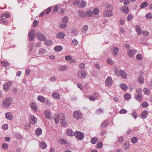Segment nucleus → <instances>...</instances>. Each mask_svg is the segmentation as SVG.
I'll return each instance as SVG.
<instances>
[{"mask_svg": "<svg viewBox=\"0 0 152 152\" xmlns=\"http://www.w3.org/2000/svg\"><path fill=\"white\" fill-rule=\"evenodd\" d=\"M78 5L81 7H85L86 5V2L83 0H79L77 1Z\"/></svg>", "mask_w": 152, "mask_h": 152, "instance_id": "17", "label": "nucleus"}, {"mask_svg": "<svg viewBox=\"0 0 152 152\" xmlns=\"http://www.w3.org/2000/svg\"><path fill=\"white\" fill-rule=\"evenodd\" d=\"M103 15L105 17H109L112 16L113 15V13L111 11L105 9L103 12Z\"/></svg>", "mask_w": 152, "mask_h": 152, "instance_id": "7", "label": "nucleus"}, {"mask_svg": "<svg viewBox=\"0 0 152 152\" xmlns=\"http://www.w3.org/2000/svg\"><path fill=\"white\" fill-rule=\"evenodd\" d=\"M67 25H66L65 24L61 23L60 25V27L61 29H64L66 28L67 27Z\"/></svg>", "mask_w": 152, "mask_h": 152, "instance_id": "58", "label": "nucleus"}, {"mask_svg": "<svg viewBox=\"0 0 152 152\" xmlns=\"http://www.w3.org/2000/svg\"><path fill=\"white\" fill-rule=\"evenodd\" d=\"M124 137L120 136L118 137L117 142L120 143H121L124 141Z\"/></svg>", "mask_w": 152, "mask_h": 152, "instance_id": "49", "label": "nucleus"}, {"mask_svg": "<svg viewBox=\"0 0 152 152\" xmlns=\"http://www.w3.org/2000/svg\"><path fill=\"white\" fill-rule=\"evenodd\" d=\"M37 99L41 102H44L45 101V98L43 96H39L37 97Z\"/></svg>", "mask_w": 152, "mask_h": 152, "instance_id": "37", "label": "nucleus"}, {"mask_svg": "<svg viewBox=\"0 0 152 152\" xmlns=\"http://www.w3.org/2000/svg\"><path fill=\"white\" fill-rule=\"evenodd\" d=\"M29 121L31 124L34 125L37 123V119L34 116L31 115L29 117Z\"/></svg>", "mask_w": 152, "mask_h": 152, "instance_id": "10", "label": "nucleus"}, {"mask_svg": "<svg viewBox=\"0 0 152 152\" xmlns=\"http://www.w3.org/2000/svg\"><path fill=\"white\" fill-rule=\"evenodd\" d=\"M78 74L79 77L81 78H85L86 76V72L85 70H79L78 72Z\"/></svg>", "mask_w": 152, "mask_h": 152, "instance_id": "8", "label": "nucleus"}, {"mask_svg": "<svg viewBox=\"0 0 152 152\" xmlns=\"http://www.w3.org/2000/svg\"><path fill=\"white\" fill-rule=\"evenodd\" d=\"M143 91L145 95H150V90L147 88H145L143 89Z\"/></svg>", "mask_w": 152, "mask_h": 152, "instance_id": "32", "label": "nucleus"}, {"mask_svg": "<svg viewBox=\"0 0 152 152\" xmlns=\"http://www.w3.org/2000/svg\"><path fill=\"white\" fill-rule=\"evenodd\" d=\"M59 117L58 115H56L54 117V119L56 124H57L59 123Z\"/></svg>", "mask_w": 152, "mask_h": 152, "instance_id": "34", "label": "nucleus"}, {"mask_svg": "<svg viewBox=\"0 0 152 152\" xmlns=\"http://www.w3.org/2000/svg\"><path fill=\"white\" fill-rule=\"evenodd\" d=\"M51 10V8L50 7H49L47 9L45 10L44 11H45L46 13L47 14H48L50 12Z\"/></svg>", "mask_w": 152, "mask_h": 152, "instance_id": "62", "label": "nucleus"}, {"mask_svg": "<svg viewBox=\"0 0 152 152\" xmlns=\"http://www.w3.org/2000/svg\"><path fill=\"white\" fill-rule=\"evenodd\" d=\"M2 147L4 149H7L8 148V146L7 143H3L2 145Z\"/></svg>", "mask_w": 152, "mask_h": 152, "instance_id": "55", "label": "nucleus"}, {"mask_svg": "<svg viewBox=\"0 0 152 152\" xmlns=\"http://www.w3.org/2000/svg\"><path fill=\"white\" fill-rule=\"evenodd\" d=\"M86 17H91L93 14V12L91 11H88L86 12Z\"/></svg>", "mask_w": 152, "mask_h": 152, "instance_id": "39", "label": "nucleus"}, {"mask_svg": "<svg viewBox=\"0 0 152 152\" xmlns=\"http://www.w3.org/2000/svg\"><path fill=\"white\" fill-rule=\"evenodd\" d=\"M93 13L95 15H97L99 12V10L97 8H95L93 9Z\"/></svg>", "mask_w": 152, "mask_h": 152, "instance_id": "53", "label": "nucleus"}, {"mask_svg": "<svg viewBox=\"0 0 152 152\" xmlns=\"http://www.w3.org/2000/svg\"><path fill=\"white\" fill-rule=\"evenodd\" d=\"M135 28L137 34L140 35L142 33L141 30L140 26L137 25L135 26Z\"/></svg>", "mask_w": 152, "mask_h": 152, "instance_id": "25", "label": "nucleus"}, {"mask_svg": "<svg viewBox=\"0 0 152 152\" xmlns=\"http://www.w3.org/2000/svg\"><path fill=\"white\" fill-rule=\"evenodd\" d=\"M148 105V103L146 102H144L142 103V106L143 107H147Z\"/></svg>", "mask_w": 152, "mask_h": 152, "instance_id": "63", "label": "nucleus"}, {"mask_svg": "<svg viewBox=\"0 0 152 152\" xmlns=\"http://www.w3.org/2000/svg\"><path fill=\"white\" fill-rule=\"evenodd\" d=\"M68 17L67 16H65L63 18L62 21L63 22L66 23L68 21Z\"/></svg>", "mask_w": 152, "mask_h": 152, "instance_id": "54", "label": "nucleus"}, {"mask_svg": "<svg viewBox=\"0 0 152 152\" xmlns=\"http://www.w3.org/2000/svg\"><path fill=\"white\" fill-rule=\"evenodd\" d=\"M53 97L55 99H59L60 96L59 94L57 92H54L52 94Z\"/></svg>", "mask_w": 152, "mask_h": 152, "instance_id": "24", "label": "nucleus"}, {"mask_svg": "<svg viewBox=\"0 0 152 152\" xmlns=\"http://www.w3.org/2000/svg\"><path fill=\"white\" fill-rule=\"evenodd\" d=\"M58 142L61 144H65L67 143V141L66 140L62 139L59 140L58 141Z\"/></svg>", "mask_w": 152, "mask_h": 152, "instance_id": "50", "label": "nucleus"}, {"mask_svg": "<svg viewBox=\"0 0 152 152\" xmlns=\"http://www.w3.org/2000/svg\"><path fill=\"white\" fill-rule=\"evenodd\" d=\"M52 43V41L51 40H48L45 42V45H50Z\"/></svg>", "mask_w": 152, "mask_h": 152, "instance_id": "47", "label": "nucleus"}, {"mask_svg": "<svg viewBox=\"0 0 152 152\" xmlns=\"http://www.w3.org/2000/svg\"><path fill=\"white\" fill-rule=\"evenodd\" d=\"M98 141V137H94L91 139V142L92 144H94L96 143Z\"/></svg>", "mask_w": 152, "mask_h": 152, "instance_id": "35", "label": "nucleus"}, {"mask_svg": "<svg viewBox=\"0 0 152 152\" xmlns=\"http://www.w3.org/2000/svg\"><path fill=\"white\" fill-rule=\"evenodd\" d=\"M104 112L103 109L100 108L97 110H96V113L99 115L102 114Z\"/></svg>", "mask_w": 152, "mask_h": 152, "instance_id": "41", "label": "nucleus"}, {"mask_svg": "<svg viewBox=\"0 0 152 152\" xmlns=\"http://www.w3.org/2000/svg\"><path fill=\"white\" fill-rule=\"evenodd\" d=\"M148 3L147 2L144 1L142 2L140 6V7L143 9L147 7L148 5Z\"/></svg>", "mask_w": 152, "mask_h": 152, "instance_id": "33", "label": "nucleus"}, {"mask_svg": "<svg viewBox=\"0 0 152 152\" xmlns=\"http://www.w3.org/2000/svg\"><path fill=\"white\" fill-rule=\"evenodd\" d=\"M136 51L137 50L135 49L128 48L127 51V54L129 57L132 58L136 53Z\"/></svg>", "mask_w": 152, "mask_h": 152, "instance_id": "5", "label": "nucleus"}, {"mask_svg": "<svg viewBox=\"0 0 152 152\" xmlns=\"http://www.w3.org/2000/svg\"><path fill=\"white\" fill-rule=\"evenodd\" d=\"M77 15L80 18H86V14L83 10H79L77 11Z\"/></svg>", "mask_w": 152, "mask_h": 152, "instance_id": "11", "label": "nucleus"}, {"mask_svg": "<svg viewBox=\"0 0 152 152\" xmlns=\"http://www.w3.org/2000/svg\"><path fill=\"white\" fill-rule=\"evenodd\" d=\"M116 75L118 76H121L124 79H125L127 78V75L126 72L123 70H118L116 69L115 72Z\"/></svg>", "mask_w": 152, "mask_h": 152, "instance_id": "2", "label": "nucleus"}, {"mask_svg": "<svg viewBox=\"0 0 152 152\" xmlns=\"http://www.w3.org/2000/svg\"><path fill=\"white\" fill-rule=\"evenodd\" d=\"M102 143L101 142H99L97 144V148L98 149H100L102 148Z\"/></svg>", "mask_w": 152, "mask_h": 152, "instance_id": "51", "label": "nucleus"}, {"mask_svg": "<svg viewBox=\"0 0 152 152\" xmlns=\"http://www.w3.org/2000/svg\"><path fill=\"white\" fill-rule=\"evenodd\" d=\"M31 107L32 109L35 111H36L37 110V105L35 103H32L31 105Z\"/></svg>", "mask_w": 152, "mask_h": 152, "instance_id": "22", "label": "nucleus"}, {"mask_svg": "<svg viewBox=\"0 0 152 152\" xmlns=\"http://www.w3.org/2000/svg\"><path fill=\"white\" fill-rule=\"evenodd\" d=\"M88 28V26L87 25H85L83 26L82 28V31L85 33H86Z\"/></svg>", "mask_w": 152, "mask_h": 152, "instance_id": "38", "label": "nucleus"}, {"mask_svg": "<svg viewBox=\"0 0 152 152\" xmlns=\"http://www.w3.org/2000/svg\"><path fill=\"white\" fill-rule=\"evenodd\" d=\"M47 146L46 144L44 141H41L39 142V146L40 149H44L46 148Z\"/></svg>", "mask_w": 152, "mask_h": 152, "instance_id": "19", "label": "nucleus"}, {"mask_svg": "<svg viewBox=\"0 0 152 152\" xmlns=\"http://www.w3.org/2000/svg\"><path fill=\"white\" fill-rule=\"evenodd\" d=\"M5 117L8 120H11L13 118V116L12 114L10 112L6 113L5 114Z\"/></svg>", "mask_w": 152, "mask_h": 152, "instance_id": "18", "label": "nucleus"}, {"mask_svg": "<svg viewBox=\"0 0 152 152\" xmlns=\"http://www.w3.org/2000/svg\"><path fill=\"white\" fill-rule=\"evenodd\" d=\"M145 17L147 19H151L152 18V14L150 13H147L145 15Z\"/></svg>", "mask_w": 152, "mask_h": 152, "instance_id": "52", "label": "nucleus"}, {"mask_svg": "<svg viewBox=\"0 0 152 152\" xmlns=\"http://www.w3.org/2000/svg\"><path fill=\"white\" fill-rule=\"evenodd\" d=\"M46 50L45 49L40 48L39 50L38 54L39 55L41 56L46 53Z\"/></svg>", "mask_w": 152, "mask_h": 152, "instance_id": "20", "label": "nucleus"}, {"mask_svg": "<svg viewBox=\"0 0 152 152\" xmlns=\"http://www.w3.org/2000/svg\"><path fill=\"white\" fill-rule=\"evenodd\" d=\"M12 98L8 97L6 98L2 102V105L3 106L8 108L12 104Z\"/></svg>", "mask_w": 152, "mask_h": 152, "instance_id": "1", "label": "nucleus"}, {"mask_svg": "<svg viewBox=\"0 0 152 152\" xmlns=\"http://www.w3.org/2000/svg\"><path fill=\"white\" fill-rule=\"evenodd\" d=\"M131 96L130 94H126L124 95V98L125 99H128L130 98Z\"/></svg>", "mask_w": 152, "mask_h": 152, "instance_id": "61", "label": "nucleus"}, {"mask_svg": "<svg viewBox=\"0 0 152 152\" xmlns=\"http://www.w3.org/2000/svg\"><path fill=\"white\" fill-rule=\"evenodd\" d=\"M65 34L62 32H60L58 33L57 34V37L59 39H63L65 36Z\"/></svg>", "mask_w": 152, "mask_h": 152, "instance_id": "28", "label": "nucleus"}, {"mask_svg": "<svg viewBox=\"0 0 152 152\" xmlns=\"http://www.w3.org/2000/svg\"><path fill=\"white\" fill-rule=\"evenodd\" d=\"M120 87L123 90L126 91L127 90V86L125 84H121L120 86Z\"/></svg>", "mask_w": 152, "mask_h": 152, "instance_id": "40", "label": "nucleus"}, {"mask_svg": "<svg viewBox=\"0 0 152 152\" xmlns=\"http://www.w3.org/2000/svg\"><path fill=\"white\" fill-rule=\"evenodd\" d=\"M108 125V124L107 122L104 121L100 125L101 127H107Z\"/></svg>", "mask_w": 152, "mask_h": 152, "instance_id": "46", "label": "nucleus"}, {"mask_svg": "<svg viewBox=\"0 0 152 152\" xmlns=\"http://www.w3.org/2000/svg\"><path fill=\"white\" fill-rule=\"evenodd\" d=\"M148 112L146 110H144L141 113V116L142 118L145 119L146 118L148 115Z\"/></svg>", "mask_w": 152, "mask_h": 152, "instance_id": "21", "label": "nucleus"}, {"mask_svg": "<svg viewBox=\"0 0 152 152\" xmlns=\"http://www.w3.org/2000/svg\"><path fill=\"white\" fill-rule=\"evenodd\" d=\"M62 47L60 45L57 46L55 47L54 48V50L55 51L57 52H59L61 51L62 50Z\"/></svg>", "mask_w": 152, "mask_h": 152, "instance_id": "27", "label": "nucleus"}, {"mask_svg": "<svg viewBox=\"0 0 152 152\" xmlns=\"http://www.w3.org/2000/svg\"><path fill=\"white\" fill-rule=\"evenodd\" d=\"M1 65L4 66H8L10 65V64L8 62L1 61Z\"/></svg>", "mask_w": 152, "mask_h": 152, "instance_id": "48", "label": "nucleus"}, {"mask_svg": "<svg viewBox=\"0 0 152 152\" xmlns=\"http://www.w3.org/2000/svg\"><path fill=\"white\" fill-rule=\"evenodd\" d=\"M3 89L6 91H7L9 89L10 87L7 83L4 84L3 86Z\"/></svg>", "mask_w": 152, "mask_h": 152, "instance_id": "43", "label": "nucleus"}, {"mask_svg": "<svg viewBox=\"0 0 152 152\" xmlns=\"http://www.w3.org/2000/svg\"><path fill=\"white\" fill-rule=\"evenodd\" d=\"M122 11L125 13H128L129 12V8L127 6H123L122 8Z\"/></svg>", "mask_w": 152, "mask_h": 152, "instance_id": "31", "label": "nucleus"}, {"mask_svg": "<svg viewBox=\"0 0 152 152\" xmlns=\"http://www.w3.org/2000/svg\"><path fill=\"white\" fill-rule=\"evenodd\" d=\"M66 134L70 136H74V134L75 132H73L70 129H68L66 131Z\"/></svg>", "mask_w": 152, "mask_h": 152, "instance_id": "23", "label": "nucleus"}, {"mask_svg": "<svg viewBox=\"0 0 152 152\" xmlns=\"http://www.w3.org/2000/svg\"><path fill=\"white\" fill-rule=\"evenodd\" d=\"M74 136H75V137L77 138V139L79 140H82L84 137L83 134L82 132L79 131L75 132Z\"/></svg>", "mask_w": 152, "mask_h": 152, "instance_id": "6", "label": "nucleus"}, {"mask_svg": "<svg viewBox=\"0 0 152 152\" xmlns=\"http://www.w3.org/2000/svg\"><path fill=\"white\" fill-rule=\"evenodd\" d=\"M74 117L78 120L81 118L82 117V114L79 111H74L73 113Z\"/></svg>", "mask_w": 152, "mask_h": 152, "instance_id": "4", "label": "nucleus"}, {"mask_svg": "<svg viewBox=\"0 0 152 152\" xmlns=\"http://www.w3.org/2000/svg\"><path fill=\"white\" fill-rule=\"evenodd\" d=\"M105 85L107 87L111 86L112 84V79L110 76L108 77L106 79L105 82Z\"/></svg>", "mask_w": 152, "mask_h": 152, "instance_id": "9", "label": "nucleus"}, {"mask_svg": "<svg viewBox=\"0 0 152 152\" xmlns=\"http://www.w3.org/2000/svg\"><path fill=\"white\" fill-rule=\"evenodd\" d=\"M67 66H62L59 68V69L61 71H64L67 69Z\"/></svg>", "mask_w": 152, "mask_h": 152, "instance_id": "45", "label": "nucleus"}, {"mask_svg": "<svg viewBox=\"0 0 152 152\" xmlns=\"http://www.w3.org/2000/svg\"><path fill=\"white\" fill-rule=\"evenodd\" d=\"M60 116L61 117L60 123L62 126L63 127H65L67 124L65 120V115L63 113H61L60 114Z\"/></svg>", "mask_w": 152, "mask_h": 152, "instance_id": "3", "label": "nucleus"}, {"mask_svg": "<svg viewBox=\"0 0 152 152\" xmlns=\"http://www.w3.org/2000/svg\"><path fill=\"white\" fill-rule=\"evenodd\" d=\"M133 18V16L132 15L129 14L127 18V19L128 21H130Z\"/></svg>", "mask_w": 152, "mask_h": 152, "instance_id": "60", "label": "nucleus"}, {"mask_svg": "<svg viewBox=\"0 0 152 152\" xmlns=\"http://www.w3.org/2000/svg\"><path fill=\"white\" fill-rule=\"evenodd\" d=\"M107 63L109 64L112 65L113 64V62L112 61L111 59L110 58H107Z\"/></svg>", "mask_w": 152, "mask_h": 152, "instance_id": "59", "label": "nucleus"}, {"mask_svg": "<svg viewBox=\"0 0 152 152\" xmlns=\"http://www.w3.org/2000/svg\"><path fill=\"white\" fill-rule=\"evenodd\" d=\"M37 35V38L40 40L44 41L46 39L45 36L41 33H38Z\"/></svg>", "mask_w": 152, "mask_h": 152, "instance_id": "13", "label": "nucleus"}, {"mask_svg": "<svg viewBox=\"0 0 152 152\" xmlns=\"http://www.w3.org/2000/svg\"><path fill=\"white\" fill-rule=\"evenodd\" d=\"M123 147L124 149L126 150H128L129 148V143L128 142H125Z\"/></svg>", "mask_w": 152, "mask_h": 152, "instance_id": "36", "label": "nucleus"}, {"mask_svg": "<svg viewBox=\"0 0 152 152\" xmlns=\"http://www.w3.org/2000/svg\"><path fill=\"white\" fill-rule=\"evenodd\" d=\"M42 129L40 128H37L35 131V134L37 136L40 135L42 133Z\"/></svg>", "mask_w": 152, "mask_h": 152, "instance_id": "30", "label": "nucleus"}, {"mask_svg": "<svg viewBox=\"0 0 152 152\" xmlns=\"http://www.w3.org/2000/svg\"><path fill=\"white\" fill-rule=\"evenodd\" d=\"M138 83L140 84H142L144 82V79L142 75H140L138 79Z\"/></svg>", "mask_w": 152, "mask_h": 152, "instance_id": "26", "label": "nucleus"}, {"mask_svg": "<svg viewBox=\"0 0 152 152\" xmlns=\"http://www.w3.org/2000/svg\"><path fill=\"white\" fill-rule=\"evenodd\" d=\"M113 6L110 4H109L107 6L105 9L106 10H109L112 11L113 10Z\"/></svg>", "mask_w": 152, "mask_h": 152, "instance_id": "42", "label": "nucleus"}, {"mask_svg": "<svg viewBox=\"0 0 152 152\" xmlns=\"http://www.w3.org/2000/svg\"><path fill=\"white\" fill-rule=\"evenodd\" d=\"M71 33L72 34H74V35H77L78 34L77 30L75 29H72Z\"/></svg>", "mask_w": 152, "mask_h": 152, "instance_id": "56", "label": "nucleus"}, {"mask_svg": "<svg viewBox=\"0 0 152 152\" xmlns=\"http://www.w3.org/2000/svg\"><path fill=\"white\" fill-rule=\"evenodd\" d=\"M113 51L112 55L114 56H117V54L119 51V49L117 47H114L112 49Z\"/></svg>", "mask_w": 152, "mask_h": 152, "instance_id": "15", "label": "nucleus"}, {"mask_svg": "<svg viewBox=\"0 0 152 152\" xmlns=\"http://www.w3.org/2000/svg\"><path fill=\"white\" fill-rule=\"evenodd\" d=\"M135 99L138 101H140L142 100V95L140 94H138L135 96Z\"/></svg>", "mask_w": 152, "mask_h": 152, "instance_id": "29", "label": "nucleus"}, {"mask_svg": "<svg viewBox=\"0 0 152 152\" xmlns=\"http://www.w3.org/2000/svg\"><path fill=\"white\" fill-rule=\"evenodd\" d=\"M137 138L135 137H132L131 140V142L133 144L137 142Z\"/></svg>", "mask_w": 152, "mask_h": 152, "instance_id": "44", "label": "nucleus"}, {"mask_svg": "<svg viewBox=\"0 0 152 152\" xmlns=\"http://www.w3.org/2000/svg\"><path fill=\"white\" fill-rule=\"evenodd\" d=\"M98 93H95L94 94V95H89L88 97V98L90 101H94L98 99Z\"/></svg>", "mask_w": 152, "mask_h": 152, "instance_id": "12", "label": "nucleus"}, {"mask_svg": "<svg viewBox=\"0 0 152 152\" xmlns=\"http://www.w3.org/2000/svg\"><path fill=\"white\" fill-rule=\"evenodd\" d=\"M44 114L47 118L48 119L51 118L52 115L49 110H45L44 112Z\"/></svg>", "mask_w": 152, "mask_h": 152, "instance_id": "16", "label": "nucleus"}, {"mask_svg": "<svg viewBox=\"0 0 152 152\" xmlns=\"http://www.w3.org/2000/svg\"><path fill=\"white\" fill-rule=\"evenodd\" d=\"M136 58L139 60H141L142 59V56L141 54H138L137 55L136 57Z\"/></svg>", "mask_w": 152, "mask_h": 152, "instance_id": "57", "label": "nucleus"}, {"mask_svg": "<svg viewBox=\"0 0 152 152\" xmlns=\"http://www.w3.org/2000/svg\"><path fill=\"white\" fill-rule=\"evenodd\" d=\"M72 43L75 45H77L78 43V41L76 39L73 40L72 41Z\"/></svg>", "mask_w": 152, "mask_h": 152, "instance_id": "64", "label": "nucleus"}, {"mask_svg": "<svg viewBox=\"0 0 152 152\" xmlns=\"http://www.w3.org/2000/svg\"><path fill=\"white\" fill-rule=\"evenodd\" d=\"M35 35V31L34 30H32L29 32L28 36L29 37V40L32 41L34 38Z\"/></svg>", "mask_w": 152, "mask_h": 152, "instance_id": "14", "label": "nucleus"}]
</instances>
